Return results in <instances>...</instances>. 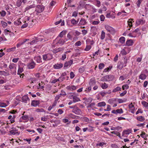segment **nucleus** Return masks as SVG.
<instances>
[{"mask_svg":"<svg viewBox=\"0 0 148 148\" xmlns=\"http://www.w3.org/2000/svg\"><path fill=\"white\" fill-rule=\"evenodd\" d=\"M133 40L132 39L127 40L126 42V45L127 46H131L133 45Z\"/></svg>","mask_w":148,"mask_h":148,"instance_id":"5701e85b","label":"nucleus"},{"mask_svg":"<svg viewBox=\"0 0 148 148\" xmlns=\"http://www.w3.org/2000/svg\"><path fill=\"white\" fill-rule=\"evenodd\" d=\"M63 66V64L62 63H57L55 64L53 66L55 69H60L62 68Z\"/></svg>","mask_w":148,"mask_h":148,"instance_id":"f3484780","label":"nucleus"},{"mask_svg":"<svg viewBox=\"0 0 148 148\" xmlns=\"http://www.w3.org/2000/svg\"><path fill=\"white\" fill-rule=\"evenodd\" d=\"M72 112L77 115H80L82 113L81 110L77 107L73 109Z\"/></svg>","mask_w":148,"mask_h":148,"instance_id":"1a4fd4ad","label":"nucleus"},{"mask_svg":"<svg viewBox=\"0 0 148 148\" xmlns=\"http://www.w3.org/2000/svg\"><path fill=\"white\" fill-rule=\"evenodd\" d=\"M49 35L46 36L45 35H38L37 37L35 38V39L32 40L30 42L31 45H33L36 44L37 42L39 41H41L42 42L47 41L50 39L48 37Z\"/></svg>","mask_w":148,"mask_h":148,"instance_id":"f257e3e1","label":"nucleus"},{"mask_svg":"<svg viewBox=\"0 0 148 148\" xmlns=\"http://www.w3.org/2000/svg\"><path fill=\"white\" fill-rule=\"evenodd\" d=\"M73 60H70L66 62L64 64V67L65 68H67L70 67L73 64Z\"/></svg>","mask_w":148,"mask_h":148,"instance_id":"9b49d317","label":"nucleus"},{"mask_svg":"<svg viewBox=\"0 0 148 148\" xmlns=\"http://www.w3.org/2000/svg\"><path fill=\"white\" fill-rule=\"evenodd\" d=\"M108 93V92L105 91H103L101 92L100 93V95L102 96H104L105 95Z\"/></svg>","mask_w":148,"mask_h":148,"instance_id":"69168bd1","label":"nucleus"},{"mask_svg":"<svg viewBox=\"0 0 148 148\" xmlns=\"http://www.w3.org/2000/svg\"><path fill=\"white\" fill-rule=\"evenodd\" d=\"M129 108L131 113L134 114L135 112V107L132 103H130L128 106Z\"/></svg>","mask_w":148,"mask_h":148,"instance_id":"f8f14e48","label":"nucleus"},{"mask_svg":"<svg viewBox=\"0 0 148 148\" xmlns=\"http://www.w3.org/2000/svg\"><path fill=\"white\" fill-rule=\"evenodd\" d=\"M45 9V6L42 5H38L36 6L35 11L39 13L42 12Z\"/></svg>","mask_w":148,"mask_h":148,"instance_id":"423d86ee","label":"nucleus"},{"mask_svg":"<svg viewBox=\"0 0 148 148\" xmlns=\"http://www.w3.org/2000/svg\"><path fill=\"white\" fill-rule=\"evenodd\" d=\"M82 120L84 122H88L89 121V119L85 116H82L81 117Z\"/></svg>","mask_w":148,"mask_h":148,"instance_id":"a19ab883","label":"nucleus"},{"mask_svg":"<svg viewBox=\"0 0 148 148\" xmlns=\"http://www.w3.org/2000/svg\"><path fill=\"white\" fill-rule=\"evenodd\" d=\"M105 36V33L103 31H102L101 35L100 38L101 40L104 39Z\"/></svg>","mask_w":148,"mask_h":148,"instance_id":"8fccbe9b","label":"nucleus"},{"mask_svg":"<svg viewBox=\"0 0 148 148\" xmlns=\"http://www.w3.org/2000/svg\"><path fill=\"white\" fill-rule=\"evenodd\" d=\"M81 45V42L80 41L77 42L75 44V46L78 47L80 46Z\"/></svg>","mask_w":148,"mask_h":148,"instance_id":"0e129e2a","label":"nucleus"},{"mask_svg":"<svg viewBox=\"0 0 148 148\" xmlns=\"http://www.w3.org/2000/svg\"><path fill=\"white\" fill-rule=\"evenodd\" d=\"M114 78V77L113 75H107L102 77L101 79V81L103 82H109L113 80Z\"/></svg>","mask_w":148,"mask_h":148,"instance_id":"f03ea898","label":"nucleus"},{"mask_svg":"<svg viewBox=\"0 0 148 148\" xmlns=\"http://www.w3.org/2000/svg\"><path fill=\"white\" fill-rule=\"evenodd\" d=\"M127 78V77L125 76L122 75L119 77V80L121 81H123Z\"/></svg>","mask_w":148,"mask_h":148,"instance_id":"4d7b16f0","label":"nucleus"},{"mask_svg":"<svg viewBox=\"0 0 148 148\" xmlns=\"http://www.w3.org/2000/svg\"><path fill=\"white\" fill-rule=\"evenodd\" d=\"M86 22L85 19L84 18H82L81 19L79 23V25H84L85 24H86Z\"/></svg>","mask_w":148,"mask_h":148,"instance_id":"7c9ffc66","label":"nucleus"},{"mask_svg":"<svg viewBox=\"0 0 148 148\" xmlns=\"http://www.w3.org/2000/svg\"><path fill=\"white\" fill-rule=\"evenodd\" d=\"M67 37L68 40H72V36L70 33H69L67 35Z\"/></svg>","mask_w":148,"mask_h":148,"instance_id":"680f3d73","label":"nucleus"},{"mask_svg":"<svg viewBox=\"0 0 148 148\" xmlns=\"http://www.w3.org/2000/svg\"><path fill=\"white\" fill-rule=\"evenodd\" d=\"M29 117L28 115H23L19 119V122L20 123H26L28 121Z\"/></svg>","mask_w":148,"mask_h":148,"instance_id":"39448f33","label":"nucleus"},{"mask_svg":"<svg viewBox=\"0 0 148 148\" xmlns=\"http://www.w3.org/2000/svg\"><path fill=\"white\" fill-rule=\"evenodd\" d=\"M36 111L37 112H43L44 110L42 108H38L36 110Z\"/></svg>","mask_w":148,"mask_h":148,"instance_id":"e2e57ef3","label":"nucleus"},{"mask_svg":"<svg viewBox=\"0 0 148 148\" xmlns=\"http://www.w3.org/2000/svg\"><path fill=\"white\" fill-rule=\"evenodd\" d=\"M128 36L131 37L135 38L137 36V34L133 31L132 33H130L128 34Z\"/></svg>","mask_w":148,"mask_h":148,"instance_id":"f704fd0d","label":"nucleus"},{"mask_svg":"<svg viewBox=\"0 0 148 148\" xmlns=\"http://www.w3.org/2000/svg\"><path fill=\"white\" fill-rule=\"evenodd\" d=\"M22 101L25 103H27V101L29 100V99L27 95H24L22 97Z\"/></svg>","mask_w":148,"mask_h":148,"instance_id":"a211bd4d","label":"nucleus"},{"mask_svg":"<svg viewBox=\"0 0 148 148\" xmlns=\"http://www.w3.org/2000/svg\"><path fill=\"white\" fill-rule=\"evenodd\" d=\"M123 112V111L122 109H118L116 110H114L112 111V113L115 114H121Z\"/></svg>","mask_w":148,"mask_h":148,"instance_id":"4468645a","label":"nucleus"},{"mask_svg":"<svg viewBox=\"0 0 148 148\" xmlns=\"http://www.w3.org/2000/svg\"><path fill=\"white\" fill-rule=\"evenodd\" d=\"M133 20V19L131 18L129 19L128 21H127V23L128 25L130 27H132V21Z\"/></svg>","mask_w":148,"mask_h":148,"instance_id":"4c0bfd02","label":"nucleus"},{"mask_svg":"<svg viewBox=\"0 0 148 148\" xmlns=\"http://www.w3.org/2000/svg\"><path fill=\"white\" fill-rule=\"evenodd\" d=\"M95 5L98 7H99L100 6V1L98 0H95Z\"/></svg>","mask_w":148,"mask_h":148,"instance_id":"09e8293b","label":"nucleus"},{"mask_svg":"<svg viewBox=\"0 0 148 148\" xmlns=\"http://www.w3.org/2000/svg\"><path fill=\"white\" fill-rule=\"evenodd\" d=\"M106 103L104 101L99 102L97 104V106L98 107L104 106L106 105Z\"/></svg>","mask_w":148,"mask_h":148,"instance_id":"c9c22d12","label":"nucleus"},{"mask_svg":"<svg viewBox=\"0 0 148 148\" xmlns=\"http://www.w3.org/2000/svg\"><path fill=\"white\" fill-rule=\"evenodd\" d=\"M63 49L59 47L57 49H55L53 51L54 53H56L58 52L62 51Z\"/></svg>","mask_w":148,"mask_h":148,"instance_id":"c756f323","label":"nucleus"},{"mask_svg":"<svg viewBox=\"0 0 148 148\" xmlns=\"http://www.w3.org/2000/svg\"><path fill=\"white\" fill-rule=\"evenodd\" d=\"M128 60V59L125 56L124 57V59L123 62L124 64V67H125L127 66Z\"/></svg>","mask_w":148,"mask_h":148,"instance_id":"79ce46f5","label":"nucleus"},{"mask_svg":"<svg viewBox=\"0 0 148 148\" xmlns=\"http://www.w3.org/2000/svg\"><path fill=\"white\" fill-rule=\"evenodd\" d=\"M70 51H66L64 54L62 55V57L61 58V60H64L66 58V54L68 52H69Z\"/></svg>","mask_w":148,"mask_h":148,"instance_id":"c03bdc74","label":"nucleus"},{"mask_svg":"<svg viewBox=\"0 0 148 148\" xmlns=\"http://www.w3.org/2000/svg\"><path fill=\"white\" fill-rule=\"evenodd\" d=\"M105 28L111 34H114L115 33V31L114 29L112 27L108 25L105 26Z\"/></svg>","mask_w":148,"mask_h":148,"instance_id":"0eeeda50","label":"nucleus"},{"mask_svg":"<svg viewBox=\"0 0 148 148\" xmlns=\"http://www.w3.org/2000/svg\"><path fill=\"white\" fill-rule=\"evenodd\" d=\"M101 87L103 89H106L108 87V85L105 83H104L101 84Z\"/></svg>","mask_w":148,"mask_h":148,"instance_id":"a18cd8bd","label":"nucleus"},{"mask_svg":"<svg viewBox=\"0 0 148 148\" xmlns=\"http://www.w3.org/2000/svg\"><path fill=\"white\" fill-rule=\"evenodd\" d=\"M57 41H58L57 44L59 45H63L65 42L67 40H64L60 38L58 40V38H57L56 39Z\"/></svg>","mask_w":148,"mask_h":148,"instance_id":"dca6fc26","label":"nucleus"},{"mask_svg":"<svg viewBox=\"0 0 148 148\" xmlns=\"http://www.w3.org/2000/svg\"><path fill=\"white\" fill-rule=\"evenodd\" d=\"M34 59L37 63H40L42 62V58L40 56L35 57Z\"/></svg>","mask_w":148,"mask_h":148,"instance_id":"a878e982","label":"nucleus"},{"mask_svg":"<svg viewBox=\"0 0 148 148\" xmlns=\"http://www.w3.org/2000/svg\"><path fill=\"white\" fill-rule=\"evenodd\" d=\"M129 88V86L128 84H125L123 86H122V89L123 90H127Z\"/></svg>","mask_w":148,"mask_h":148,"instance_id":"3c124183","label":"nucleus"},{"mask_svg":"<svg viewBox=\"0 0 148 148\" xmlns=\"http://www.w3.org/2000/svg\"><path fill=\"white\" fill-rule=\"evenodd\" d=\"M132 130L130 129H127L124 130L122 133V136H124L125 134L128 135L131 133Z\"/></svg>","mask_w":148,"mask_h":148,"instance_id":"2eb2a0df","label":"nucleus"},{"mask_svg":"<svg viewBox=\"0 0 148 148\" xmlns=\"http://www.w3.org/2000/svg\"><path fill=\"white\" fill-rule=\"evenodd\" d=\"M8 73L4 71H0V75H4L6 76L8 75Z\"/></svg>","mask_w":148,"mask_h":148,"instance_id":"de8ad7c7","label":"nucleus"},{"mask_svg":"<svg viewBox=\"0 0 148 148\" xmlns=\"http://www.w3.org/2000/svg\"><path fill=\"white\" fill-rule=\"evenodd\" d=\"M42 58L44 61H48L51 60L53 58L52 54L51 53H47L42 55Z\"/></svg>","mask_w":148,"mask_h":148,"instance_id":"7ed1b4c3","label":"nucleus"},{"mask_svg":"<svg viewBox=\"0 0 148 148\" xmlns=\"http://www.w3.org/2000/svg\"><path fill=\"white\" fill-rule=\"evenodd\" d=\"M23 71V69L22 67H19L18 70L17 74L18 75H20Z\"/></svg>","mask_w":148,"mask_h":148,"instance_id":"603ef678","label":"nucleus"},{"mask_svg":"<svg viewBox=\"0 0 148 148\" xmlns=\"http://www.w3.org/2000/svg\"><path fill=\"white\" fill-rule=\"evenodd\" d=\"M16 67H15V64H10V69H13L14 70V71H16ZM12 74L13 75H16V71H15V72H14L12 73Z\"/></svg>","mask_w":148,"mask_h":148,"instance_id":"393cba45","label":"nucleus"},{"mask_svg":"<svg viewBox=\"0 0 148 148\" xmlns=\"http://www.w3.org/2000/svg\"><path fill=\"white\" fill-rule=\"evenodd\" d=\"M121 87L119 86H117L113 90L112 92L114 93L116 92H117L121 91Z\"/></svg>","mask_w":148,"mask_h":148,"instance_id":"473e14b6","label":"nucleus"},{"mask_svg":"<svg viewBox=\"0 0 148 148\" xmlns=\"http://www.w3.org/2000/svg\"><path fill=\"white\" fill-rule=\"evenodd\" d=\"M11 128L12 130L10 131V133L12 135L17 136L19 134L20 132L15 128L12 127H11Z\"/></svg>","mask_w":148,"mask_h":148,"instance_id":"6e6552de","label":"nucleus"},{"mask_svg":"<svg viewBox=\"0 0 148 148\" xmlns=\"http://www.w3.org/2000/svg\"><path fill=\"white\" fill-rule=\"evenodd\" d=\"M145 21L140 19L137 20L136 21V25H138L140 24H143L145 23Z\"/></svg>","mask_w":148,"mask_h":148,"instance_id":"cd10ccee","label":"nucleus"},{"mask_svg":"<svg viewBox=\"0 0 148 148\" xmlns=\"http://www.w3.org/2000/svg\"><path fill=\"white\" fill-rule=\"evenodd\" d=\"M23 23H24L21 26V28L22 29L26 27L28 25L27 23H26L25 21L23 22Z\"/></svg>","mask_w":148,"mask_h":148,"instance_id":"6e6d98bb","label":"nucleus"},{"mask_svg":"<svg viewBox=\"0 0 148 148\" xmlns=\"http://www.w3.org/2000/svg\"><path fill=\"white\" fill-rule=\"evenodd\" d=\"M71 97L73 98V102L74 103L80 101L79 98L77 96L74 95L73 94L71 95Z\"/></svg>","mask_w":148,"mask_h":148,"instance_id":"412c9836","label":"nucleus"},{"mask_svg":"<svg viewBox=\"0 0 148 148\" xmlns=\"http://www.w3.org/2000/svg\"><path fill=\"white\" fill-rule=\"evenodd\" d=\"M36 65V63L33 61L32 60L31 62H29L27 64V67L29 69H34Z\"/></svg>","mask_w":148,"mask_h":148,"instance_id":"9d476101","label":"nucleus"},{"mask_svg":"<svg viewBox=\"0 0 148 148\" xmlns=\"http://www.w3.org/2000/svg\"><path fill=\"white\" fill-rule=\"evenodd\" d=\"M119 40L121 44H124L125 42V38L124 37H120Z\"/></svg>","mask_w":148,"mask_h":148,"instance_id":"37998d69","label":"nucleus"},{"mask_svg":"<svg viewBox=\"0 0 148 148\" xmlns=\"http://www.w3.org/2000/svg\"><path fill=\"white\" fill-rule=\"evenodd\" d=\"M123 67H124V64L123 62V61H119L117 64V68L119 70H121Z\"/></svg>","mask_w":148,"mask_h":148,"instance_id":"ddd939ff","label":"nucleus"},{"mask_svg":"<svg viewBox=\"0 0 148 148\" xmlns=\"http://www.w3.org/2000/svg\"><path fill=\"white\" fill-rule=\"evenodd\" d=\"M86 42L87 44H90V45H92L94 42L93 40L91 41L89 39H87L86 40Z\"/></svg>","mask_w":148,"mask_h":148,"instance_id":"864d4df0","label":"nucleus"},{"mask_svg":"<svg viewBox=\"0 0 148 148\" xmlns=\"http://www.w3.org/2000/svg\"><path fill=\"white\" fill-rule=\"evenodd\" d=\"M66 31L64 30L62 31L59 34L58 36L62 38L63 37L64 35L66 34Z\"/></svg>","mask_w":148,"mask_h":148,"instance_id":"ea45409f","label":"nucleus"},{"mask_svg":"<svg viewBox=\"0 0 148 148\" xmlns=\"http://www.w3.org/2000/svg\"><path fill=\"white\" fill-rule=\"evenodd\" d=\"M16 113V112L14 110H13L10 111V121L11 123H14L15 121L14 119L16 117L15 114Z\"/></svg>","mask_w":148,"mask_h":148,"instance_id":"20e7f679","label":"nucleus"},{"mask_svg":"<svg viewBox=\"0 0 148 148\" xmlns=\"http://www.w3.org/2000/svg\"><path fill=\"white\" fill-rule=\"evenodd\" d=\"M127 93V91L126 90H124L123 92L121 93L120 94V97H122L124 96Z\"/></svg>","mask_w":148,"mask_h":148,"instance_id":"338daca9","label":"nucleus"},{"mask_svg":"<svg viewBox=\"0 0 148 148\" xmlns=\"http://www.w3.org/2000/svg\"><path fill=\"white\" fill-rule=\"evenodd\" d=\"M35 5H34V4L31 5H30L29 6H28L27 7H26L25 8V9L26 11H28L31 8H35Z\"/></svg>","mask_w":148,"mask_h":148,"instance_id":"e433bc0d","label":"nucleus"},{"mask_svg":"<svg viewBox=\"0 0 148 148\" xmlns=\"http://www.w3.org/2000/svg\"><path fill=\"white\" fill-rule=\"evenodd\" d=\"M142 104L144 107H147L148 106V103L145 101H143L141 102Z\"/></svg>","mask_w":148,"mask_h":148,"instance_id":"13d9d810","label":"nucleus"},{"mask_svg":"<svg viewBox=\"0 0 148 148\" xmlns=\"http://www.w3.org/2000/svg\"><path fill=\"white\" fill-rule=\"evenodd\" d=\"M91 47L90 45H86V48L84 49V50L86 51H88L91 48Z\"/></svg>","mask_w":148,"mask_h":148,"instance_id":"bf43d9fd","label":"nucleus"},{"mask_svg":"<svg viewBox=\"0 0 148 148\" xmlns=\"http://www.w3.org/2000/svg\"><path fill=\"white\" fill-rule=\"evenodd\" d=\"M95 80L94 78H92L90 79L89 82V84L90 85V86H93L95 85Z\"/></svg>","mask_w":148,"mask_h":148,"instance_id":"4be33fe9","label":"nucleus"},{"mask_svg":"<svg viewBox=\"0 0 148 148\" xmlns=\"http://www.w3.org/2000/svg\"><path fill=\"white\" fill-rule=\"evenodd\" d=\"M105 66V64L103 63H100L99 65V68L100 69H103Z\"/></svg>","mask_w":148,"mask_h":148,"instance_id":"5fc2aeb1","label":"nucleus"},{"mask_svg":"<svg viewBox=\"0 0 148 148\" xmlns=\"http://www.w3.org/2000/svg\"><path fill=\"white\" fill-rule=\"evenodd\" d=\"M129 49V48L127 47H124L121 51V53L122 55H125L127 54L126 50Z\"/></svg>","mask_w":148,"mask_h":148,"instance_id":"b1692460","label":"nucleus"},{"mask_svg":"<svg viewBox=\"0 0 148 148\" xmlns=\"http://www.w3.org/2000/svg\"><path fill=\"white\" fill-rule=\"evenodd\" d=\"M14 24L16 25H19L22 24V22L20 21V18H18L14 22Z\"/></svg>","mask_w":148,"mask_h":148,"instance_id":"c85d7f7f","label":"nucleus"},{"mask_svg":"<svg viewBox=\"0 0 148 148\" xmlns=\"http://www.w3.org/2000/svg\"><path fill=\"white\" fill-rule=\"evenodd\" d=\"M63 92H64V94H61L60 93V94L56 95V97H55V101L58 102V100L59 99L60 97H61V96L63 95V96H65L66 95V94L65 93V92L64 91H63Z\"/></svg>","mask_w":148,"mask_h":148,"instance_id":"aec40b11","label":"nucleus"},{"mask_svg":"<svg viewBox=\"0 0 148 148\" xmlns=\"http://www.w3.org/2000/svg\"><path fill=\"white\" fill-rule=\"evenodd\" d=\"M23 2L20 0H18L17 2V5L18 7H19L21 5V3Z\"/></svg>","mask_w":148,"mask_h":148,"instance_id":"774afa93","label":"nucleus"},{"mask_svg":"<svg viewBox=\"0 0 148 148\" xmlns=\"http://www.w3.org/2000/svg\"><path fill=\"white\" fill-rule=\"evenodd\" d=\"M1 22L2 24V26L3 27H5L7 26V23L6 22L3 21H1Z\"/></svg>","mask_w":148,"mask_h":148,"instance_id":"052dcab7","label":"nucleus"},{"mask_svg":"<svg viewBox=\"0 0 148 148\" xmlns=\"http://www.w3.org/2000/svg\"><path fill=\"white\" fill-rule=\"evenodd\" d=\"M91 91V86H88L86 87L84 92L86 93H88Z\"/></svg>","mask_w":148,"mask_h":148,"instance_id":"72a5a7b5","label":"nucleus"},{"mask_svg":"<svg viewBox=\"0 0 148 148\" xmlns=\"http://www.w3.org/2000/svg\"><path fill=\"white\" fill-rule=\"evenodd\" d=\"M136 119L137 120L140 122H143L145 120V117L142 116L137 117Z\"/></svg>","mask_w":148,"mask_h":148,"instance_id":"2f4dec72","label":"nucleus"},{"mask_svg":"<svg viewBox=\"0 0 148 148\" xmlns=\"http://www.w3.org/2000/svg\"><path fill=\"white\" fill-rule=\"evenodd\" d=\"M78 87L77 86H75L74 85H72L71 86H68L67 88L69 89H72L73 90H75Z\"/></svg>","mask_w":148,"mask_h":148,"instance_id":"58836bf2","label":"nucleus"},{"mask_svg":"<svg viewBox=\"0 0 148 148\" xmlns=\"http://www.w3.org/2000/svg\"><path fill=\"white\" fill-rule=\"evenodd\" d=\"M127 100V99H118L117 101L119 103H122L125 102Z\"/></svg>","mask_w":148,"mask_h":148,"instance_id":"49530a36","label":"nucleus"},{"mask_svg":"<svg viewBox=\"0 0 148 148\" xmlns=\"http://www.w3.org/2000/svg\"><path fill=\"white\" fill-rule=\"evenodd\" d=\"M146 77V75L141 72L139 76V79L143 80L145 79Z\"/></svg>","mask_w":148,"mask_h":148,"instance_id":"bb28decb","label":"nucleus"},{"mask_svg":"<svg viewBox=\"0 0 148 148\" xmlns=\"http://www.w3.org/2000/svg\"><path fill=\"white\" fill-rule=\"evenodd\" d=\"M39 101L37 100H34L32 101L31 105L34 107H36L38 105Z\"/></svg>","mask_w":148,"mask_h":148,"instance_id":"6ab92c4d","label":"nucleus"}]
</instances>
